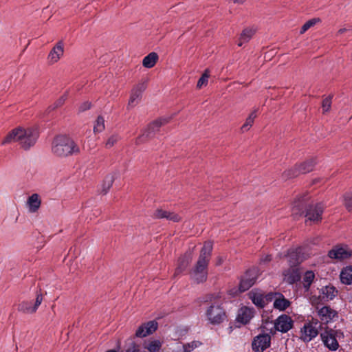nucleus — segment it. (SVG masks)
I'll return each mask as SVG.
<instances>
[{
    "label": "nucleus",
    "instance_id": "1",
    "mask_svg": "<svg viewBox=\"0 0 352 352\" xmlns=\"http://www.w3.org/2000/svg\"><path fill=\"white\" fill-rule=\"evenodd\" d=\"M309 199L307 194H303L298 197L292 208V214L305 216L308 221L318 223L322 220L324 206L321 203L316 204H308Z\"/></svg>",
    "mask_w": 352,
    "mask_h": 352
},
{
    "label": "nucleus",
    "instance_id": "2",
    "mask_svg": "<svg viewBox=\"0 0 352 352\" xmlns=\"http://www.w3.org/2000/svg\"><path fill=\"white\" fill-rule=\"evenodd\" d=\"M213 243L210 241H206L202 247L198 260L190 272L193 280L199 284L206 281L208 278V266L211 258Z\"/></svg>",
    "mask_w": 352,
    "mask_h": 352
},
{
    "label": "nucleus",
    "instance_id": "3",
    "mask_svg": "<svg viewBox=\"0 0 352 352\" xmlns=\"http://www.w3.org/2000/svg\"><path fill=\"white\" fill-rule=\"evenodd\" d=\"M52 152L58 157H65L78 154L80 148L71 138L60 135L55 137L52 141Z\"/></svg>",
    "mask_w": 352,
    "mask_h": 352
},
{
    "label": "nucleus",
    "instance_id": "4",
    "mask_svg": "<svg viewBox=\"0 0 352 352\" xmlns=\"http://www.w3.org/2000/svg\"><path fill=\"white\" fill-rule=\"evenodd\" d=\"M217 297L214 294H209L204 300L205 302H210L205 314L209 323L213 325L220 324L227 320V314L223 307V303L216 300Z\"/></svg>",
    "mask_w": 352,
    "mask_h": 352
},
{
    "label": "nucleus",
    "instance_id": "5",
    "mask_svg": "<svg viewBox=\"0 0 352 352\" xmlns=\"http://www.w3.org/2000/svg\"><path fill=\"white\" fill-rule=\"evenodd\" d=\"M316 164V159L311 157L304 162L297 163L292 168L285 170L282 174V178L287 180L298 177L301 174H307L311 172Z\"/></svg>",
    "mask_w": 352,
    "mask_h": 352
},
{
    "label": "nucleus",
    "instance_id": "6",
    "mask_svg": "<svg viewBox=\"0 0 352 352\" xmlns=\"http://www.w3.org/2000/svg\"><path fill=\"white\" fill-rule=\"evenodd\" d=\"M171 117H162L150 123L142 135L139 136L136 139V144H138L142 142V138L148 139L153 137L155 133L160 130V128L162 125L168 123Z\"/></svg>",
    "mask_w": 352,
    "mask_h": 352
},
{
    "label": "nucleus",
    "instance_id": "7",
    "mask_svg": "<svg viewBox=\"0 0 352 352\" xmlns=\"http://www.w3.org/2000/svg\"><path fill=\"white\" fill-rule=\"evenodd\" d=\"M258 278V270L256 268L248 270L241 278L239 289L240 292H244L252 287Z\"/></svg>",
    "mask_w": 352,
    "mask_h": 352
},
{
    "label": "nucleus",
    "instance_id": "8",
    "mask_svg": "<svg viewBox=\"0 0 352 352\" xmlns=\"http://www.w3.org/2000/svg\"><path fill=\"white\" fill-rule=\"evenodd\" d=\"M43 295L41 293L36 292V299L34 302L23 301L18 305V311L23 314H32L36 311L38 307L41 305L43 301Z\"/></svg>",
    "mask_w": 352,
    "mask_h": 352
},
{
    "label": "nucleus",
    "instance_id": "9",
    "mask_svg": "<svg viewBox=\"0 0 352 352\" xmlns=\"http://www.w3.org/2000/svg\"><path fill=\"white\" fill-rule=\"evenodd\" d=\"M23 133L25 134L21 138L19 143L23 149L27 151L36 144L38 133L36 130L30 128L23 129Z\"/></svg>",
    "mask_w": 352,
    "mask_h": 352
},
{
    "label": "nucleus",
    "instance_id": "10",
    "mask_svg": "<svg viewBox=\"0 0 352 352\" xmlns=\"http://www.w3.org/2000/svg\"><path fill=\"white\" fill-rule=\"evenodd\" d=\"M270 343L271 336L268 333L259 334L252 341V350L255 352H263L270 347Z\"/></svg>",
    "mask_w": 352,
    "mask_h": 352
},
{
    "label": "nucleus",
    "instance_id": "11",
    "mask_svg": "<svg viewBox=\"0 0 352 352\" xmlns=\"http://www.w3.org/2000/svg\"><path fill=\"white\" fill-rule=\"evenodd\" d=\"M293 327V320L286 314L278 316L274 322V328L276 331L287 333Z\"/></svg>",
    "mask_w": 352,
    "mask_h": 352
},
{
    "label": "nucleus",
    "instance_id": "12",
    "mask_svg": "<svg viewBox=\"0 0 352 352\" xmlns=\"http://www.w3.org/2000/svg\"><path fill=\"white\" fill-rule=\"evenodd\" d=\"M274 298H275L274 307L280 311H285L291 304L290 301L285 298L283 294L280 292L270 293L267 294V298L269 300H272Z\"/></svg>",
    "mask_w": 352,
    "mask_h": 352
},
{
    "label": "nucleus",
    "instance_id": "13",
    "mask_svg": "<svg viewBox=\"0 0 352 352\" xmlns=\"http://www.w3.org/2000/svg\"><path fill=\"white\" fill-rule=\"evenodd\" d=\"M351 255V251L346 246L336 245L328 252L329 258L339 261L349 258Z\"/></svg>",
    "mask_w": 352,
    "mask_h": 352
},
{
    "label": "nucleus",
    "instance_id": "14",
    "mask_svg": "<svg viewBox=\"0 0 352 352\" xmlns=\"http://www.w3.org/2000/svg\"><path fill=\"white\" fill-rule=\"evenodd\" d=\"M158 327V324L155 320H151L143 323L136 330L135 336L137 338H144L155 332Z\"/></svg>",
    "mask_w": 352,
    "mask_h": 352
},
{
    "label": "nucleus",
    "instance_id": "15",
    "mask_svg": "<svg viewBox=\"0 0 352 352\" xmlns=\"http://www.w3.org/2000/svg\"><path fill=\"white\" fill-rule=\"evenodd\" d=\"M284 280L289 285L298 282L301 278V273L298 267H290L283 272Z\"/></svg>",
    "mask_w": 352,
    "mask_h": 352
},
{
    "label": "nucleus",
    "instance_id": "16",
    "mask_svg": "<svg viewBox=\"0 0 352 352\" xmlns=\"http://www.w3.org/2000/svg\"><path fill=\"white\" fill-rule=\"evenodd\" d=\"M145 89L146 86L143 83L138 84L132 89L128 102V108L133 107L139 103L141 100L142 93Z\"/></svg>",
    "mask_w": 352,
    "mask_h": 352
},
{
    "label": "nucleus",
    "instance_id": "17",
    "mask_svg": "<svg viewBox=\"0 0 352 352\" xmlns=\"http://www.w3.org/2000/svg\"><path fill=\"white\" fill-rule=\"evenodd\" d=\"M318 314L322 322L326 324L332 321L335 318H338V312L329 306L322 307L318 310Z\"/></svg>",
    "mask_w": 352,
    "mask_h": 352
},
{
    "label": "nucleus",
    "instance_id": "18",
    "mask_svg": "<svg viewBox=\"0 0 352 352\" xmlns=\"http://www.w3.org/2000/svg\"><path fill=\"white\" fill-rule=\"evenodd\" d=\"M321 338L324 345L331 351L338 349L339 344L336 338L333 335L330 330H326L321 333Z\"/></svg>",
    "mask_w": 352,
    "mask_h": 352
},
{
    "label": "nucleus",
    "instance_id": "19",
    "mask_svg": "<svg viewBox=\"0 0 352 352\" xmlns=\"http://www.w3.org/2000/svg\"><path fill=\"white\" fill-rule=\"evenodd\" d=\"M24 134L25 133H23V128L16 127L7 134L3 140L1 144L6 145L12 142H19Z\"/></svg>",
    "mask_w": 352,
    "mask_h": 352
},
{
    "label": "nucleus",
    "instance_id": "20",
    "mask_svg": "<svg viewBox=\"0 0 352 352\" xmlns=\"http://www.w3.org/2000/svg\"><path fill=\"white\" fill-rule=\"evenodd\" d=\"M301 333L302 340L304 342H309L318 336V331L316 327H314L311 324H306L304 325Z\"/></svg>",
    "mask_w": 352,
    "mask_h": 352
},
{
    "label": "nucleus",
    "instance_id": "21",
    "mask_svg": "<svg viewBox=\"0 0 352 352\" xmlns=\"http://www.w3.org/2000/svg\"><path fill=\"white\" fill-rule=\"evenodd\" d=\"M64 52L63 43L62 41H58L52 48L48 55V59L52 63L57 62Z\"/></svg>",
    "mask_w": 352,
    "mask_h": 352
},
{
    "label": "nucleus",
    "instance_id": "22",
    "mask_svg": "<svg viewBox=\"0 0 352 352\" xmlns=\"http://www.w3.org/2000/svg\"><path fill=\"white\" fill-rule=\"evenodd\" d=\"M162 346V342L156 339L145 340L142 344L144 352H158Z\"/></svg>",
    "mask_w": 352,
    "mask_h": 352
},
{
    "label": "nucleus",
    "instance_id": "23",
    "mask_svg": "<svg viewBox=\"0 0 352 352\" xmlns=\"http://www.w3.org/2000/svg\"><path fill=\"white\" fill-rule=\"evenodd\" d=\"M253 316L254 311L252 309L243 307L240 309L236 320L238 322L246 324L250 321Z\"/></svg>",
    "mask_w": 352,
    "mask_h": 352
},
{
    "label": "nucleus",
    "instance_id": "24",
    "mask_svg": "<svg viewBox=\"0 0 352 352\" xmlns=\"http://www.w3.org/2000/svg\"><path fill=\"white\" fill-rule=\"evenodd\" d=\"M26 204L29 212L32 213L37 212L41 204L39 195L37 193L32 194L28 197Z\"/></svg>",
    "mask_w": 352,
    "mask_h": 352
},
{
    "label": "nucleus",
    "instance_id": "25",
    "mask_svg": "<svg viewBox=\"0 0 352 352\" xmlns=\"http://www.w3.org/2000/svg\"><path fill=\"white\" fill-rule=\"evenodd\" d=\"M338 293L336 287L332 285L323 287L320 291V296L322 300L329 301L333 300Z\"/></svg>",
    "mask_w": 352,
    "mask_h": 352
},
{
    "label": "nucleus",
    "instance_id": "26",
    "mask_svg": "<svg viewBox=\"0 0 352 352\" xmlns=\"http://www.w3.org/2000/svg\"><path fill=\"white\" fill-rule=\"evenodd\" d=\"M288 262L290 267H298L297 266L302 262L300 252L296 250H289L287 254Z\"/></svg>",
    "mask_w": 352,
    "mask_h": 352
},
{
    "label": "nucleus",
    "instance_id": "27",
    "mask_svg": "<svg viewBox=\"0 0 352 352\" xmlns=\"http://www.w3.org/2000/svg\"><path fill=\"white\" fill-rule=\"evenodd\" d=\"M192 260L191 253H186L178 259V265L175 270L176 274H179L184 272Z\"/></svg>",
    "mask_w": 352,
    "mask_h": 352
},
{
    "label": "nucleus",
    "instance_id": "28",
    "mask_svg": "<svg viewBox=\"0 0 352 352\" xmlns=\"http://www.w3.org/2000/svg\"><path fill=\"white\" fill-rule=\"evenodd\" d=\"M341 283L345 285L352 284V265L344 267L340 275Z\"/></svg>",
    "mask_w": 352,
    "mask_h": 352
},
{
    "label": "nucleus",
    "instance_id": "29",
    "mask_svg": "<svg viewBox=\"0 0 352 352\" xmlns=\"http://www.w3.org/2000/svg\"><path fill=\"white\" fill-rule=\"evenodd\" d=\"M158 58L159 56L157 53L151 52L144 58L142 65L146 68H152L155 66Z\"/></svg>",
    "mask_w": 352,
    "mask_h": 352
},
{
    "label": "nucleus",
    "instance_id": "30",
    "mask_svg": "<svg viewBox=\"0 0 352 352\" xmlns=\"http://www.w3.org/2000/svg\"><path fill=\"white\" fill-rule=\"evenodd\" d=\"M315 278V274L311 270H308L305 273L303 277V287L306 292H308L310 289V286L312 284Z\"/></svg>",
    "mask_w": 352,
    "mask_h": 352
},
{
    "label": "nucleus",
    "instance_id": "31",
    "mask_svg": "<svg viewBox=\"0 0 352 352\" xmlns=\"http://www.w3.org/2000/svg\"><path fill=\"white\" fill-rule=\"evenodd\" d=\"M115 180V175L109 174L107 175L102 185V192L105 195L108 192Z\"/></svg>",
    "mask_w": 352,
    "mask_h": 352
},
{
    "label": "nucleus",
    "instance_id": "32",
    "mask_svg": "<svg viewBox=\"0 0 352 352\" xmlns=\"http://www.w3.org/2000/svg\"><path fill=\"white\" fill-rule=\"evenodd\" d=\"M254 34L252 29H245L241 34L238 45L241 47L244 43L248 42Z\"/></svg>",
    "mask_w": 352,
    "mask_h": 352
},
{
    "label": "nucleus",
    "instance_id": "33",
    "mask_svg": "<svg viewBox=\"0 0 352 352\" xmlns=\"http://www.w3.org/2000/svg\"><path fill=\"white\" fill-rule=\"evenodd\" d=\"M321 21L320 18H313L309 21H307L301 28L300 30V34H302L305 32H307L309 28L314 26L316 23Z\"/></svg>",
    "mask_w": 352,
    "mask_h": 352
},
{
    "label": "nucleus",
    "instance_id": "34",
    "mask_svg": "<svg viewBox=\"0 0 352 352\" xmlns=\"http://www.w3.org/2000/svg\"><path fill=\"white\" fill-rule=\"evenodd\" d=\"M104 119L102 116H98L94 126V132L95 133H101L104 129Z\"/></svg>",
    "mask_w": 352,
    "mask_h": 352
},
{
    "label": "nucleus",
    "instance_id": "35",
    "mask_svg": "<svg viewBox=\"0 0 352 352\" xmlns=\"http://www.w3.org/2000/svg\"><path fill=\"white\" fill-rule=\"evenodd\" d=\"M344 205L349 212H352V192H346L343 195Z\"/></svg>",
    "mask_w": 352,
    "mask_h": 352
},
{
    "label": "nucleus",
    "instance_id": "36",
    "mask_svg": "<svg viewBox=\"0 0 352 352\" xmlns=\"http://www.w3.org/2000/svg\"><path fill=\"white\" fill-rule=\"evenodd\" d=\"M67 94L65 93L64 95H63L62 96H60L58 100H56L55 101V102L49 107L48 109L49 111H53L56 109H57L58 107L62 106L65 100H67Z\"/></svg>",
    "mask_w": 352,
    "mask_h": 352
},
{
    "label": "nucleus",
    "instance_id": "37",
    "mask_svg": "<svg viewBox=\"0 0 352 352\" xmlns=\"http://www.w3.org/2000/svg\"><path fill=\"white\" fill-rule=\"evenodd\" d=\"M141 351V344L136 342L135 341H132L127 348L125 349L124 352H140Z\"/></svg>",
    "mask_w": 352,
    "mask_h": 352
},
{
    "label": "nucleus",
    "instance_id": "38",
    "mask_svg": "<svg viewBox=\"0 0 352 352\" xmlns=\"http://www.w3.org/2000/svg\"><path fill=\"white\" fill-rule=\"evenodd\" d=\"M208 78L209 74H208L207 70H206L201 78L198 80L197 87L198 89H201L204 85L206 86L208 83Z\"/></svg>",
    "mask_w": 352,
    "mask_h": 352
},
{
    "label": "nucleus",
    "instance_id": "39",
    "mask_svg": "<svg viewBox=\"0 0 352 352\" xmlns=\"http://www.w3.org/2000/svg\"><path fill=\"white\" fill-rule=\"evenodd\" d=\"M252 300L253 303L258 307L263 308L265 307V301L261 296L254 295Z\"/></svg>",
    "mask_w": 352,
    "mask_h": 352
},
{
    "label": "nucleus",
    "instance_id": "40",
    "mask_svg": "<svg viewBox=\"0 0 352 352\" xmlns=\"http://www.w3.org/2000/svg\"><path fill=\"white\" fill-rule=\"evenodd\" d=\"M119 140L118 135H112L106 142L105 146L108 148L112 147Z\"/></svg>",
    "mask_w": 352,
    "mask_h": 352
},
{
    "label": "nucleus",
    "instance_id": "41",
    "mask_svg": "<svg viewBox=\"0 0 352 352\" xmlns=\"http://www.w3.org/2000/svg\"><path fill=\"white\" fill-rule=\"evenodd\" d=\"M168 210H164L161 208L157 209L153 214L155 219H166L167 215Z\"/></svg>",
    "mask_w": 352,
    "mask_h": 352
},
{
    "label": "nucleus",
    "instance_id": "42",
    "mask_svg": "<svg viewBox=\"0 0 352 352\" xmlns=\"http://www.w3.org/2000/svg\"><path fill=\"white\" fill-rule=\"evenodd\" d=\"M166 219L173 222H179L181 221V217L177 213L168 211Z\"/></svg>",
    "mask_w": 352,
    "mask_h": 352
},
{
    "label": "nucleus",
    "instance_id": "43",
    "mask_svg": "<svg viewBox=\"0 0 352 352\" xmlns=\"http://www.w3.org/2000/svg\"><path fill=\"white\" fill-rule=\"evenodd\" d=\"M331 98L329 97V98H324L322 102V107L323 112L324 113V112L328 111L331 107Z\"/></svg>",
    "mask_w": 352,
    "mask_h": 352
},
{
    "label": "nucleus",
    "instance_id": "44",
    "mask_svg": "<svg viewBox=\"0 0 352 352\" xmlns=\"http://www.w3.org/2000/svg\"><path fill=\"white\" fill-rule=\"evenodd\" d=\"M254 123V120L252 118H247L245 123L242 125L241 130L242 132L248 131L250 127L252 126Z\"/></svg>",
    "mask_w": 352,
    "mask_h": 352
},
{
    "label": "nucleus",
    "instance_id": "45",
    "mask_svg": "<svg viewBox=\"0 0 352 352\" xmlns=\"http://www.w3.org/2000/svg\"><path fill=\"white\" fill-rule=\"evenodd\" d=\"M91 107V103L89 101H85L82 102L78 108L79 112H84L87 110H89Z\"/></svg>",
    "mask_w": 352,
    "mask_h": 352
},
{
    "label": "nucleus",
    "instance_id": "46",
    "mask_svg": "<svg viewBox=\"0 0 352 352\" xmlns=\"http://www.w3.org/2000/svg\"><path fill=\"white\" fill-rule=\"evenodd\" d=\"M331 332H333V335L336 338V340H340L341 338H344V333L340 330H333L332 329H329Z\"/></svg>",
    "mask_w": 352,
    "mask_h": 352
},
{
    "label": "nucleus",
    "instance_id": "47",
    "mask_svg": "<svg viewBox=\"0 0 352 352\" xmlns=\"http://www.w3.org/2000/svg\"><path fill=\"white\" fill-rule=\"evenodd\" d=\"M258 109H254L249 115L248 118H252V120L254 121V119L257 117V113H258Z\"/></svg>",
    "mask_w": 352,
    "mask_h": 352
},
{
    "label": "nucleus",
    "instance_id": "48",
    "mask_svg": "<svg viewBox=\"0 0 352 352\" xmlns=\"http://www.w3.org/2000/svg\"><path fill=\"white\" fill-rule=\"evenodd\" d=\"M272 260V256L271 255H267L265 256L264 258L262 259V261L263 262H268V261H270Z\"/></svg>",
    "mask_w": 352,
    "mask_h": 352
},
{
    "label": "nucleus",
    "instance_id": "49",
    "mask_svg": "<svg viewBox=\"0 0 352 352\" xmlns=\"http://www.w3.org/2000/svg\"><path fill=\"white\" fill-rule=\"evenodd\" d=\"M349 30H351V29H347V28H341L338 30V34H342L344 32H346V31H349Z\"/></svg>",
    "mask_w": 352,
    "mask_h": 352
},
{
    "label": "nucleus",
    "instance_id": "50",
    "mask_svg": "<svg viewBox=\"0 0 352 352\" xmlns=\"http://www.w3.org/2000/svg\"><path fill=\"white\" fill-rule=\"evenodd\" d=\"M348 299L349 302L352 303V291L349 294Z\"/></svg>",
    "mask_w": 352,
    "mask_h": 352
},
{
    "label": "nucleus",
    "instance_id": "51",
    "mask_svg": "<svg viewBox=\"0 0 352 352\" xmlns=\"http://www.w3.org/2000/svg\"><path fill=\"white\" fill-rule=\"evenodd\" d=\"M222 263H223V260L221 259V257H219V259H218V261L217 263V265H221Z\"/></svg>",
    "mask_w": 352,
    "mask_h": 352
},
{
    "label": "nucleus",
    "instance_id": "52",
    "mask_svg": "<svg viewBox=\"0 0 352 352\" xmlns=\"http://www.w3.org/2000/svg\"><path fill=\"white\" fill-rule=\"evenodd\" d=\"M106 352H118V351H116L115 349H111V350L107 351Z\"/></svg>",
    "mask_w": 352,
    "mask_h": 352
}]
</instances>
